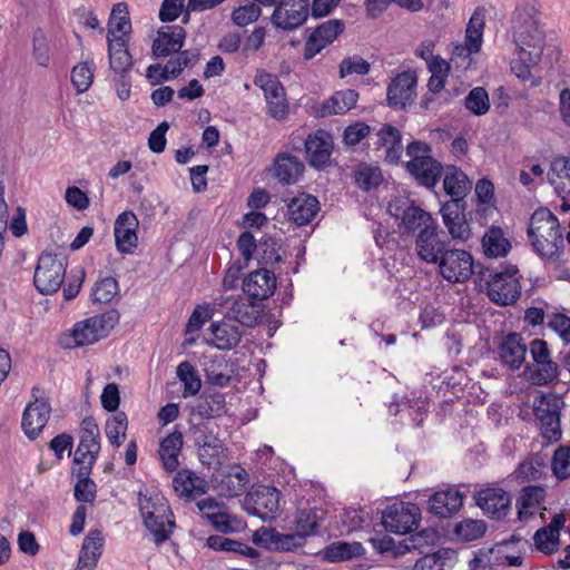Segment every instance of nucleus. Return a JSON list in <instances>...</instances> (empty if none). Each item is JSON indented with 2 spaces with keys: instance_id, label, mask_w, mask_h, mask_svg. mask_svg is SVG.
Here are the masks:
<instances>
[{
  "instance_id": "1",
  "label": "nucleus",
  "mask_w": 570,
  "mask_h": 570,
  "mask_svg": "<svg viewBox=\"0 0 570 570\" xmlns=\"http://www.w3.org/2000/svg\"><path fill=\"white\" fill-rule=\"evenodd\" d=\"M510 33L514 45L512 71L522 79L531 78V69L542 58L546 35L539 24L535 0H523L511 16Z\"/></svg>"
},
{
  "instance_id": "2",
  "label": "nucleus",
  "mask_w": 570,
  "mask_h": 570,
  "mask_svg": "<svg viewBox=\"0 0 570 570\" xmlns=\"http://www.w3.org/2000/svg\"><path fill=\"white\" fill-rule=\"evenodd\" d=\"M528 235L534 250L544 259L557 261L563 247L558 218L547 208L533 213Z\"/></svg>"
},
{
  "instance_id": "3",
  "label": "nucleus",
  "mask_w": 570,
  "mask_h": 570,
  "mask_svg": "<svg viewBox=\"0 0 570 570\" xmlns=\"http://www.w3.org/2000/svg\"><path fill=\"white\" fill-rule=\"evenodd\" d=\"M138 505L144 524L155 543L161 544L167 541L173 533L175 522L166 498L157 491H140Z\"/></svg>"
},
{
  "instance_id": "4",
  "label": "nucleus",
  "mask_w": 570,
  "mask_h": 570,
  "mask_svg": "<svg viewBox=\"0 0 570 570\" xmlns=\"http://www.w3.org/2000/svg\"><path fill=\"white\" fill-rule=\"evenodd\" d=\"M119 317L116 309H110L77 322L70 330L60 335L59 343L65 348L95 344L109 335L118 324Z\"/></svg>"
},
{
  "instance_id": "5",
  "label": "nucleus",
  "mask_w": 570,
  "mask_h": 570,
  "mask_svg": "<svg viewBox=\"0 0 570 570\" xmlns=\"http://www.w3.org/2000/svg\"><path fill=\"white\" fill-rule=\"evenodd\" d=\"M406 155L410 157L406 163L407 171L421 185L428 188L434 187L442 176L443 167L433 158L431 146L424 141L414 140L407 145Z\"/></svg>"
},
{
  "instance_id": "6",
  "label": "nucleus",
  "mask_w": 570,
  "mask_h": 570,
  "mask_svg": "<svg viewBox=\"0 0 570 570\" xmlns=\"http://www.w3.org/2000/svg\"><path fill=\"white\" fill-rule=\"evenodd\" d=\"M487 294L490 301L500 306H509L520 298L521 283L517 266H509L501 272L487 271ZM485 276V272L483 273Z\"/></svg>"
},
{
  "instance_id": "7",
  "label": "nucleus",
  "mask_w": 570,
  "mask_h": 570,
  "mask_svg": "<svg viewBox=\"0 0 570 570\" xmlns=\"http://www.w3.org/2000/svg\"><path fill=\"white\" fill-rule=\"evenodd\" d=\"M67 266L68 259L61 254H41L33 275V284L39 293H56L63 284Z\"/></svg>"
},
{
  "instance_id": "8",
  "label": "nucleus",
  "mask_w": 570,
  "mask_h": 570,
  "mask_svg": "<svg viewBox=\"0 0 570 570\" xmlns=\"http://www.w3.org/2000/svg\"><path fill=\"white\" fill-rule=\"evenodd\" d=\"M528 350L532 358V363L525 366L529 381L535 385H546L554 381L559 375V365L552 360L548 343L534 338Z\"/></svg>"
},
{
  "instance_id": "9",
  "label": "nucleus",
  "mask_w": 570,
  "mask_h": 570,
  "mask_svg": "<svg viewBox=\"0 0 570 570\" xmlns=\"http://www.w3.org/2000/svg\"><path fill=\"white\" fill-rule=\"evenodd\" d=\"M99 428L92 417H86L81 422V435L75 451L73 473H91L92 466L100 451Z\"/></svg>"
},
{
  "instance_id": "10",
  "label": "nucleus",
  "mask_w": 570,
  "mask_h": 570,
  "mask_svg": "<svg viewBox=\"0 0 570 570\" xmlns=\"http://www.w3.org/2000/svg\"><path fill=\"white\" fill-rule=\"evenodd\" d=\"M440 275L450 283H464L473 275L472 255L459 248H448L438 262Z\"/></svg>"
},
{
  "instance_id": "11",
  "label": "nucleus",
  "mask_w": 570,
  "mask_h": 570,
  "mask_svg": "<svg viewBox=\"0 0 570 570\" xmlns=\"http://www.w3.org/2000/svg\"><path fill=\"white\" fill-rule=\"evenodd\" d=\"M31 396L32 401L29 402L22 414L21 428L30 440H35L46 426L51 407L41 389L33 387Z\"/></svg>"
},
{
  "instance_id": "12",
  "label": "nucleus",
  "mask_w": 570,
  "mask_h": 570,
  "mask_svg": "<svg viewBox=\"0 0 570 570\" xmlns=\"http://www.w3.org/2000/svg\"><path fill=\"white\" fill-rule=\"evenodd\" d=\"M420 508L414 503H395L383 513V525L396 534L411 533L419 527Z\"/></svg>"
},
{
  "instance_id": "13",
  "label": "nucleus",
  "mask_w": 570,
  "mask_h": 570,
  "mask_svg": "<svg viewBox=\"0 0 570 570\" xmlns=\"http://www.w3.org/2000/svg\"><path fill=\"white\" fill-rule=\"evenodd\" d=\"M279 492L272 487L259 485L247 493L246 510L262 520H273L279 513Z\"/></svg>"
},
{
  "instance_id": "14",
  "label": "nucleus",
  "mask_w": 570,
  "mask_h": 570,
  "mask_svg": "<svg viewBox=\"0 0 570 570\" xmlns=\"http://www.w3.org/2000/svg\"><path fill=\"white\" fill-rule=\"evenodd\" d=\"M254 83L264 92L268 115L275 119L285 118L288 111V104L285 90L278 78L267 72H258L255 76Z\"/></svg>"
},
{
  "instance_id": "15",
  "label": "nucleus",
  "mask_w": 570,
  "mask_h": 570,
  "mask_svg": "<svg viewBox=\"0 0 570 570\" xmlns=\"http://www.w3.org/2000/svg\"><path fill=\"white\" fill-rule=\"evenodd\" d=\"M449 248V243L436 223L415 238V253L426 264H438Z\"/></svg>"
},
{
  "instance_id": "16",
  "label": "nucleus",
  "mask_w": 570,
  "mask_h": 570,
  "mask_svg": "<svg viewBox=\"0 0 570 570\" xmlns=\"http://www.w3.org/2000/svg\"><path fill=\"white\" fill-rule=\"evenodd\" d=\"M308 6V0H282L272 14V22L278 29H296L306 21Z\"/></svg>"
},
{
  "instance_id": "17",
  "label": "nucleus",
  "mask_w": 570,
  "mask_h": 570,
  "mask_svg": "<svg viewBox=\"0 0 570 570\" xmlns=\"http://www.w3.org/2000/svg\"><path fill=\"white\" fill-rule=\"evenodd\" d=\"M511 494L501 488L481 489L475 494L476 505L490 518L500 520L511 508Z\"/></svg>"
},
{
  "instance_id": "18",
  "label": "nucleus",
  "mask_w": 570,
  "mask_h": 570,
  "mask_svg": "<svg viewBox=\"0 0 570 570\" xmlns=\"http://www.w3.org/2000/svg\"><path fill=\"white\" fill-rule=\"evenodd\" d=\"M344 30V23L338 19H331L320 24L307 38L304 46V58L309 60L331 45Z\"/></svg>"
},
{
  "instance_id": "19",
  "label": "nucleus",
  "mask_w": 570,
  "mask_h": 570,
  "mask_svg": "<svg viewBox=\"0 0 570 570\" xmlns=\"http://www.w3.org/2000/svg\"><path fill=\"white\" fill-rule=\"evenodd\" d=\"M333 150L332 136L325 130L309 134L305 140V154L308 164L314 168H323L330 164Z\"/></svg>"
},
{
  "instance_id": "20",
  "label": "nucleus",
  "mask_w": 570,
  "mask_h": 570,
  "mask_svg": "<svg viewBox=\"0 0 570 570\" xmlns=\"http://www.w3.org/2000/svg\"><path fill=\"white\" fill-rule=\"evenodd\" d=\"M138 225L139 222L132 212H124L117 217L114 234L116 247L121 254H132L138 246Z\"/></svg>"
},
{
  "instance_id": "21",
  "label": "nucleus",
  "mask_w": 570,
  "mask_h": 570,
  "mask_svg": "<svg viewBox=\"0 0 570 570\" xmlns=\"http://www.w3.org/2000/svg\"><path fill=\"white\" fill-rule=\"evenodd\" d=\"M416 75L413 71L399 73L387 88L389 106L404 109L415 98Z\"/></svg>"
},
{
  "instance_id": "22",
  "label": "nucleus",
  "mask_w": 570,
  "mask_h": 570,
  "mask_svg": "<svg viewBox=\"0 0 570 570\" xmlns=\"http://www.w3.org/2000/svg\"><path fill=\"white\" fill-rule=\"evenodd\" d=\"M197 454L203 465L218 469L227 459L228 449L217 435L206 432L197 440Z\"/></svg>"
},
{
  "instance_id": "23",
  "label": "nucleus",
  "mask_w": 570,
  "mask_h": 570,
  "mask_svg": "<svg viewBox=\"0 0 570 570\" xmlns=\"http://www.w3.org/2000/svg\"><path fill=\"white\" fill-rule=\"evenodd\" d=\"M275 289L276 277L274 273L265 268L249 273L243 281V291L253 301L267 299Z\"/></svg>"
},
{
  "instance_id": "24",
  "label": "nucleus",
  "mask_w": 570,
  "mask_h": 570,
  "mask_svg": "<svg viewBox=\"0 0 570 570\" xmlns=\"http://www.w3.org/2000/svg\"><path fill=\"white\" fill-rule=\"evenodd\" d=\"M564 523L566 515L557 513L548 525L538 529L533 535L535 549L547 556L556 553L560 548V530Z\"/></svg>"
},
{
  "instance_id": "25",
  "label": "nucleus",
  "mask_w": 570,
  "mask_h": 570,
  "mask_svg": "<svg viewBox=\"0 0 570 570\" xmlns=\"http://www.w3.org/2000/svg\"><path fill=\"white\" fill-rule=\"evenodd\" d=\"M173 488L175 493L186 500L193 501L207 492V481L194 471L183 469L176 473L173 479Z\"/></svg>"
},
{
  "instance_id": "26",
  "label": "nucleus",
  "mask_w": 570,
  "mask_h": 570,
  "mask_svg": "<svg viewBox=\"0 0 570 570\" xmlns=\"http://www.w3.org/2000/svg\"><path fill=\"white\" fill-rule=\"evenodd\" d=\"M215 305L225 307V317L252 327L258 323L259 312L242 297H220Z\"/></svg>"
},
{
  "instance_id": "27",
  "label": "nucleus",
  "mask_w": 570,
  "mask_h": 570,
  "mask_svg": "<svg viewBox=\"0 0 570 570\" xmlns=\"http://www.w3.org/2000/svg\"><path fill=\"white\" fill-rule=\"evenodd\" d=\"M185 37L186 32L180 26L161 27L153 42V55L160 58L178 52L184 45Z\"/></svg>"
},
{
  "instance_id": "28",
  "label": "nucleus",
  "mask_w": 570,
  "mask_h": 570,
  "mask_svg": "<svg viewBox=\"0 0 570 570\" xmlns=\"http://www.w3.org/2000/svg\"><path fill=\"white\" fill-rule=\"evenodd\" d=\"M318 209L320 203L316 197L301 194L287 204V216L296 226H304L313 220Z\"/></svg>"
},
{
  "instance_id": "29",
  "label": "nucleus",
  "mask_w": 570,
  "mask_h": 570,
  "mask_svg": "<svg viewBox=\"0 0 570 570\" xmlns=\"http://www.w3.org/2000/svg\"><path fill=\"white\" fill-rule=\"evenodd\" d=\"M546 499V489L541 485H529L522 489L517 499L518 520L528 522L541 509Z\"/></svg>"
},
{
  "instance_id": "30",
  "label": "nucleus",
  "mask_w": 570,
  "mask_h": 570,
  "mask_svg": "<svg viewBox=\"0 0 570 570\" xmlns=\"http://www.w3.org/2000/svg\"><path fill=\"white\" fill-rule=\"evenodd\" d=\"M273 176L278 179L279 183L285 185H292L298 181L304 173V164L298 157L281 153L276 156L273 163Z\"/></svg>"
},
{
  "instance_id": "31",
  "label": "nucleus",
  "mask_w": 570,
  "mask_h": 570,
  "mask_svg": "<svg viewBox=\"0 0 570 570\" xmlns=\"http://www.w3.org/2000/svg\"><path fill=\"white\" fill-rule=\"evenodd\" d=\"M104 538L99 530H91L83 539L75 570H95L102 553Z\"/></svg>"
},
{
  "instance_id": "32",
  "label": "nucleus",
  "mask_w": 570,
  "mask_h": 570,
  "mask_svg": "<svg viewBox=\"0 0 570 570\" xmlns=\"http://www.w3.org/2000/svg\"><path fill=\"white\" fill-rule=\"evenodd\" d=\"M527 351L528 346L517 333L508 334L499 346L502 362L512 370H518L524 364Z\"/></svg>"
},
{
  "instance_id": "33",
  "label": "nucleus",
  "mask_w": 570,
  "mask_h": 570,
  "mask_svg": "<svg viewBox=\"0 0 570 570\" xmlns=\"http://www.w3.org/2000/svg\"><path fill=\"white\" fill-rule=\"evenodd\" d=\"M442 219L453 239L465 242L471 236V229L464 215L459 212L455 203H445L441 207Z\"/></svg>"
},
{
  "instance_id": "34",
  "label": "nucleus",
  "mask_w": 570,
  "mask_h": 570,
  "mask_svg": "<svg viewBox=\"0 0 570 570\" xmlns=\"http://www.w3.org/2000/svg\"><path fill=\"white\" fill-rule=\"evenodd\" d=\"M358 100V94L353 89H345L335 92L327 100L322 102L316 110L317 116L328 117L342 115L354 108Z\"/></svg>"
},
{
  "instance_id": "35",
  "label": "nucleus",
  "mask_w": 570,
  "mask_h": 570,
  "mask_svg": "<svg viewBox=\"0 0 570 570\" xmlns=\"http://www.w3.org/2000/svg\"><path fill=\"white\" fill-rule=\"evenodd\" d=\"M462 503L463 495L455 489L435 492L429 501L430 511L442 518H450L460 510Z\"/></svg>"
},
{
  "instance_id": "36",
  "label": "nucleus",
  "mask_w": 570,
  "mask_h": 570,
  "mask_svg": "<svg viewBox=\"0 0 570 570\" xmlns=\"http://www.w3.org/2000/svg\"><path fill=\"white\" fill-rule=\"evenodd\" d=\"M377 149H385V160L390 164H397L403 146L401 141V132L399 129L391 125L383 126L376 132V141L374 142Z\"/></svg>"
},
{
  "instance_id": "37",
  "label": "nucleus",
  "mask_w": 570,
  "mask_h": 570,
  "mask_svg": "<svg viewBox=\"0 0 570 570\" xmlns=\"http://www.w3.org/2000/svg\"><path fill=\"white\" fill-rule=\"evenodd\" d=\"M438 222L430 213L419 206H407L402 209L401 225L406 234H420L431 228Z\"/></svg>"
},
{
  "instance_id": "38",
  "label": "nucleus",
  "mask_w": 570,
  "mask_h": 570,
  "mask_svg": "<svg viewBox=\"0 0 570 570\" xmlns=\"http://www.w3.org/2000/svg\"><path fill=\"white\" fill-rule=\"evenodd\" d=\"M443 187L446 194L452 197L451 203L458 204L469 193L472 183L461 169L455 166H448L445 168Z\"/></svg>"
},
{
  "instance_id": "39",
  "label": "nucleus",
  "mask_w": 570,
  "mask_h": 570,
  "mask_svg": "<svg viewBox=\"0 0 570 570\" xmlns=\"http://www.w3.org/2000/svg\"><path fill=\"white\" fill-rule=\"evenodd\" d=\"M184 439L179 431L168 434L159 445V456L163 466L168 472H174L179 465L178 455L183 448Z\"/></svg>"
},
{
  "instance_id": "40",
  "label": "nucleus",
  "mask_w": 570,
  "mask_h": 570,
  "mask_svg": "<svg viewBox=\"0 0 570 570\" xmlns=\"http://www.w3.org/2000/svg\"><path fill=\"white\" fill-rule=\"evenodd\" d=\"M225 411V396L220 393L203 394L191 405V414L202 419L219 417Z\"/></svg>"
},
{
  "instance_id": "41",
  "label": "nucleus",
  "mask_w": 570,
  "mask_h": 570,
  "mask_svg": "<svg viewBox=\"0 0 570 570\" xmlns=\"http://www.w3.org/2000/svg\"><path fill=\"white\" fill-rule=\"evenodd\" d=\"M249 481L248 473L239 465H233L229 471L222 475L218 482V490L227 498L239 495Z\"/></svg>"
},
{
  "instance_id": "42",
  "label": "nucleus",
  "mask_w": 570,
  "mask_h": 570,
  "mask_svg": "<svg viewBox=\"0 0 570 570\" xmlns=\"http://www.w3.org/2000/svg\"><path fill=\"white\" fill-rule=\"evenodd\" d=\"M210 331L214 335V343L219 350H229L236 346L242 338L239 327L227 321L213 323Z\"/></svg>"
},
{
  "instance_id": "43",
  "label": "nucleus",
  "mask_w": 570,
  "mask_h": 570,
  "mask_svg": "<svg viewBox=\"0 0 570 570\" xmlns=\"http://www.w3.org/2000/svg\"><path fill=\"white\" fill-rule=\"evenodd\" d=\"M482 247L488 257H503L510 248V242L504 237L500 227H491L482 238Z\"/></svg>"
},
{
  "instance_id": "44",
  "label": "nucleus",
  "mask_w": 570,
  "mask_h": 570,
  "mask_svg": "<svg viewBox=\"0 0 570 570\" xmlns=\"http://www.w3.org/2000/svg\"><path fill=\"white\" fill-rule=\"evenodd\" d=\"M127 46L128 43L122 40L121 42H108L110 68L121 77H125L134 63Z\"/></svg>"
},
{
  "instance_id": "45",
  "label": "nucleus",
  "mask_w": 570,
  "mask_h": 570,
  "mask_svg": "<svg viewBox=\"0 0 570 570\" xmlns=\"http://www.w3.org/2000/svg\"><path fill=\"white\" fill-rule=\"evenodd\" d=\"M562 400L554 394H541L533 401V412L539 422L560 416Z\"/></svg>"
},
{
  "instance_id": "46",
  "label": "nucleus",
  "mask_w": 570,
  "mask_h": 570,
  "mask_svg": "<svg viewBox=\"0 0 570 570\" xmlns=\"http://www.w3.org/2000/svg\"><path fill=\"white\" fill-rule=\"evenodd\" d=\"M484 14L481 10H475L471 16L465 30V40L470 52H479L483 40Z\"/></svg>"
},
{
  "instance_id": "47",
  "label": "nucleus",
  "mask_w": 570,
  "mask_h": 570,
  "mask_svg": "<svg viewBox=\"0 0 570 570\" xmlns=\"http://www.w3.org/2000/svg\"><path fill=\"white\" fill-rule=\"evenodd\" d=\"M128 419L125 412H117L109 417L105 425L106 435L115 448H119L126 439Z\"/></svg>"
},
{
  "instance_id": "48",
  "label": "nucleus",
  "mask_w": 570,
  "mask_h": 570,
  "mask_svg": "<svg viewBox=\"0 0 570 570\" xmlns=\"http://www.w3.org/2000/svg\"><path fill=\"white\" fill-rule=\"evenodd\" d=\"M548 179L557 193H563L566 190L564 180L570 184V158L558 157L553 159L548 174Z\"/></svg>"
},
{
  "instance_id": "49",
  "label": "nucleus",
  "mask_w": 570,
  "mask_h": 570,
  "mask_svg": "<svg viewBox=\"0 0 570 570\" xmlns=\"http://www.w3.org/2000/svg\"><path fill=\"white\" fill-rule=\"evenodd\" d=\"M436 534L433 530H423L419 533L412 534L407 539L400 543L396 550V554H403L406 551L417 550L420 553H425L426 549L433 544Z\"/></svg>"
},
{
  "instance_id": "50",
  "label": "nucleus",
  "mask_w": 570,
  "mask_h": 570,
  "mask_svg": "<svg viewBox=\"0 0 570 570\" xmlns=\"http://www.w3.org/2000/svg\"><path fill=\"white\" fill-rule=\"evenodd\" d=\"M177 377L184 383L183 396L196 395L200 387L202 381L197 374V371L189 362H183L177 367Z\"/></svg>"
},
{
  "instance_id": "51",
  "label": "nucleus",
  "mask_w": 570,
  "mask_h": 570,
  "mask_svg": "<svg viewBox=\"0 0 570 570\" xmlns=\"http://www.w3.org/2000/svg\"><path fill=\"white\" fill-rule=\"evenodd\" d=\"M487 523L483 520L464 519L454 527V534L462 541H473L484 535Z\"/></svg>"
},
{
  "instance_id": "52",
  "label": "nucleus",
  "mask_w": 570,
  "mask_h": 570,
  "mask_svg": "<svg viewBox=\"0 0 570 570\" xmlns=\"http://www.w3.org/2000/svg\"><path fill=\"white\" fill-rule=\"evenodd\" d=\"M360 543L334 542L325 548L324 558L331 562H337L358 554Z\"/></svg>"
},
{
  "instance_id": "53",
  "label": "nucleus",
  "mask_w": 570,
  "mask_h": 570,
  "mask_svg": "<svg viewBox=\"0 0 570 570\" xmlns=\"http://www.w3.org/2000/svg\"><path fill=\"white\" fill-rule=\"evenodd\" d=\"M465 108L476 116L487 114L490 109V100L487 90L482 87L473 88L464 99Z\"/></svg>"
},
{
  "instance_id": "54",
  "label": "nucleus",
  "mask_w": 570,
  "mask_h": 570,
  "mask_svg": "<svg viewBox=\"0 0 570 570\" xmlns=\"http://www.w3.org/2000/svg\"><path fill=\"white\" fill-rule=\"evenodd\" d=\"M118 283L114 277L99 279L91 292L94 303L107 304L118 294Z\"/></svg>"
},
{
  "instance_id": "55",
  "label": "nucleus",
  "mask_w": 570,
  "mask_h": 570,
  "mask_svg": "<svg viewBox=\"0 0 570 570\" xmlns=\"http://www.w3.org/2000/svg\"><path fill=\"white\" fill-rule=\"evenodd\" d=\"M197 58L196 55L190 53L188 50L179 52V55L170 59L163 68L161 78L170 79L176 78L180 72Z\"/></svg>"
},
{
  "instance_id": "56",
  "label": "nucleus",
  "mask_w": 570,
  "mask_h": 570,
  "mask_svg": "<svg viewBox=\"0 0 570 570\" xmlns=\"http://www.w3.org/2000/svg\"><path fill=\"white\" fill-rule=\"evenodd\" d=\"M551 469L553 474L560 480L570 476V446H559L554 451Z\"/></svg>"
},
{
  "instance_id": "57",
  "label": "nucleus",
  "mask_w": 570,
  "mask_h": 570,
  "mask_svg": "<svg viewBox=\"0 0 570 570\" xmlns=\"http://www.w3.org/2000/svg\"><path fill=\"white\" fill-rule=\"evenodd\" d=\"M78 481L75 485V498L79 502H92L96 498V484L90 480V473L75 472Z\"/></svg>"
},
{
  "instance_id": "58",
  "label": "nucleus",
  "mask_w": 570,
  "mask_h": 570,
  "mask_svg": "<svg viewBox=\"0 0 570 570\" xmlns=\"http://www.w3.org/2000/svg\"><path fill=\"white\" fill-rule=\"evenodd\" d=\"M32 56L38 66L47 68L50 62V49L46 35L37 30L32 39Z\"/></svg>"
},
{
  "instance_id": "59",
  "label": "nucleus",
  "mask_w": 570,
  "mask_h": 570,
  "mask_svg": "<svg viewBox=\"0 0 570 570\" xmlns=\"http://www.w3.org/2000/svg\"><path fill=\"white\" fill-rule=\"evenodd\" d=\"M108 26V42H121L122 40L125 43H128L131 30L130 19H109Z\"/></svg>"
},
{
  "instance_id": "60",
  "label": "nucleus",
  "mask_w": 570,
  "mask_h": 570,
  "mask_svg": "<svg viewBox=\"0 0 570 570\" xmlns=\"http://www.w3.org/2000/svg\"><path fill=\"white\" fill-rule=\"evenodd\" d=\"M262 13L261 7L256 3H247L236 8L232 12V20L238 27H245L255 22Z\"/></svg>"
},
{
  "instance_id": "61",
  "label": "nucleus",
  "mask_w": 570,
  "mask_h": 570,
  "mask_svg": "<svg viewBox=\"0 0 570 570\" xmlns=\"http://www.w3.org/2000/svg\"><path fill=\"white\" fill-rule=\"evenodd\" d=\"M94 72L87 62L79 63L71 71V81L80 94L87 91L92 83Z\"/></svg>"
},
{
  "instance_id": "62",
  "label": "nucleus",
  "mask_w": 570,
  "mask_h": 570,
  "mask_svg": "<svg viewBox=\"0 0 570 570\" xmlns=\"http://www.w3.org/2000/svg\"><path fill=\"white\" fill-rule=\"evenodd\" d=\"M370 63L361 57H346L340 65V77L345 78L351 75L364 76L370 72Z\"/></svg>"
},
{
  "instance_id": "63",
  "label": "nucleus",
  "mask_w": 570,
  "mask_h": 570,
  "mask_svg": "<svg viewBox=\"0 0 570 570\" xmlns=\"http://www.w3.org/2000/svg\"><path fill=\"white\" fill-rule=\"evenodd\" d=\"M371 134V127L363 121L348 125L343 132V142L346 146H356Z\"/></svg>"
},
{
  "instance_id": "64",
  "label": "nucleus",
  "mask_w": 570,
  "mask_h": 570,
  "mask_svg": "<svg viewBox=\"0 0 570 570\" xmlns=\"http://www.w3.org/2000/svg\"><path fill=\"white\" fill-rule=\"evenodd\" d=\"M548 327L556 332L564 344L570 343V317L562 313L549 316Z\"/></svg>"
}]
</instances>
